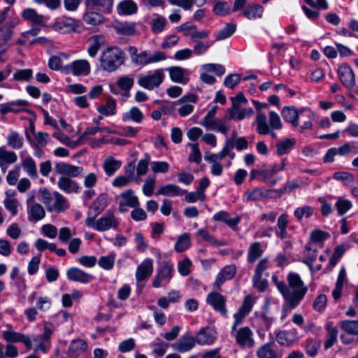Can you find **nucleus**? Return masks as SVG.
Masks as SVG:
<instances>
[{"label":"nucleus","mask_w":358,"mask_h":358,"mask_svg":"<svg viewBox=\"0 0 358 358\" xmlns=\"http://www.w3.org/2000/svg\"><path fill=\"white\" fill-rule=\"evenodd\" d=\"M271 280L290 308H295L308 292V287L304 284L300 275L296 273H288L287 285L283 281L279 280L276 275H273Z\"/></svg>","instance_id":"obj_1"},{"label":"nucleus","mask_w":358,"mask_h":358,"mask_svg":"<svg viewBox=\"0 0 358 358\" xmlns=\"http://www.w3.org/2000/svg\"><path fill=\"white\" fill-rule=\"evenodd\" d=\"M38 200L45 204L48 212L61 213L69 208L67 199L57 191L51 193L45 188L40 189Z\"/></svg>","instance_id":"obj_2"},{"label":"nucleus","mask_w":358,"mask_h":358,"mask_svg":"<svg viewBox=\"0 0 358 358\" xmlns=\"http://www.w3.org/2000/svg\"><path fill=\"white\" fill-rule=\"evenodd\" d=\"M231 101L232 106L227 110L225 120L241 121L253 115L254 110L252 108L245 107L248 101L242 93H238L236 96L231 97Z\"/></svg>","instance_id":"obj_3"},{"label":"nucleus","mask_w":358,"mask_h":358,"mask_svg":"<svg viewBox=\"0 0 358 358\" xmlns=\"http://www.w3.org/2000/svg\"><path fill=\"white\" fill-rule=\"evenodd\" d=\"M124 52L117 47L107 48L100 57L101 66L108 72L115 71L124 64Z\"/></svg>","instance_id":"obj_4"},{"label":"nucleus","mask_w":358,"mask_h":358,"mask_svg":"<svg viewBox=\"0 0 358 358\" xmlns=\"http://www.w3.org/2000/svg\"><path fill=\"white\" fill-rule=\"evenodd\" d=\"M96 217L88 216L85 220L86 225L98 231H104L110 229H115L119 222L111 211L106 212L102 217L96 220Z\"/></svg>","instance_id":"obj_5"},{"label":"nucleus","mask_w":358,"mask_h":358,"mask_svg":"<svg viewBox=\"0 0 358 358\" xmlns=\"http://www.w3.org/2000/svg\"><path fill=\"white\" fill-rule=\"evenodd\" d=\"M231 335L234 338L236 344L241 348L251 349L256 344L254 333L249 327L231 328Z\"/></svg>","instance_id":"obj_6"},{"label":"nucleus","mask_w":358,"mask_h":358,"mask_svg":"<svg viewBox=\"0 0 358 358\" xmlns=\"http://www.w3.org/2000/svg\"><path fill=\"white\" fill-rule=\"evenodd\" d=\"M164 78V70L158 69L149 71L145 74L140 76L137 80V83L144 89L152 90L158 87L163 83Z\"/></svg>","instance_id":"obj_7"},{"label":"nucleus","mask_w":358,"mask_h":358,"mask_svg":"<svg viewBox=\"0 0 358 358\" xmlns=\"http://www.w3.org/2000/svg\"><path fill=\"white\" fill-rule=\"evenodd\" d=\"M54 326L52 324H44L43 334L41 335L32 336V340L35 343L34 351H41L45 353L50 348V337L54 331Z\"/></svg>","instance_id":"obj_8"},{"label":"nucleus","mask_w":358,"mask_h":358,"mask_svg":"<svg viewBox=\"0 0 358 358\" xmlns=\"http://www.w3.org/2000/svg\"><path fill=\"white\" fill-rule=\"evenodd\" d=\"M174 272V266L172 262L170 261H162L161 262L157 267V275L152 282V286L154 287H159L162 282H169L172 277Z\"/></svg>","instance_id":"obj_9"},{"label":"nucleus","mask_w":358,"mask_h":358,"mask_svg":"<svg viewBox=\"0 0 358 358\" xmlns=\"http://www.w3.org/2000/svg\"><path fill=\"white\" fill-rule=\"evenodd\" d=\"M176 30L182 32L185 37H189L191 41L204 39L209 36L210 31L207 29L199 31L196 25L191 22H186L177 27Z\"/></svg>","instance_id":"obj_10"},{"label":"nucleus","mask_w":358,"mask_h":358,"mask_svg":"<svg viewBox=\"0 0 358 358\" xmlns=\"http://www.w3.org/2000/svg\"><path fill=\"white\" fill-rule=\"evenodd\" d=\"M201 71L200 79L208 85H213L216 79L210 73H213L217 76H222L225 73V68L218 64H206L201 66Z\"/></svg>","instance_id":"obj_11"},{"label":"nucleus","mask_w":358,"mask_h":358,"mask_svg":"<svg viewBox=\"0 0 358 358\" xmlns=\"http://www.w3.org/2000/svg\"><path fill=\"white\" fill-rule=\"evenodd\" d=\"M6 329L1 333V336L6 341L9 343H22L28 350L32 348L30 337L20 332L15 331L10 324H6Z\"/></svg>","instance_id":"obj_12"},{"label":"nucleus","mask_w":358,"mask_h":358,"mask_svg":"<svg viewBox=\"0 0 358 358\" xmlns=\"http://www.w3.org/2000/svg\"><path fill=\"white\" fill-rule=\"evenodd\" d=\"M166 59V54L162 51H156L152 55H150L148 51L144 50L138 53V55L133 59L132 63L143 66L164 61Z\"/></svg>","instance_id":"obj_13"},{"label":"nucleus","mask_w":358,"mask_h":358,"mask_svg":"<svg viewBox=\"0 0 358 358\" xmlns=\"http://www.w3.org/2000/svg\"><path fill=\"white\" fill-rule=\"evenodd\" d=\"M91 67L86 59H76L62 67V71L70 73L75 76H85L90 74Z\"/></svg>","instance_id":"obj_14"},{"label":"nucleus","mask_w":358,"mask_h":358,"mask_svg":"<svg viewBox=\"0 0 358 358\" xmlns=\"http://www.w3.org/2000/svg\"><path fill=\"white\" fill-rule=\"evenodd\" d=\"M226 296L217 292H212L207 295L206 302L222 316H227Z\"/></svg>","instance_id":"obj_15"},{"label":"nucleus","mask_w":358,"mask_h":358,"mask_svg":"<svg viewBox=\"0 0 358 358\" xmlns=\"http://www.w3.org/2000/svg\"><path fill=\"white\" fill-rule=\"evenodd\" d=\"M217 338V332L214 327H206L201 328L196 334L195 340L200 345H213Z\"/></svg>","instance_id":"obj_16"},{"label":"nucleus","mask_w":358,"mask_h":358,"mask_svg":"<svg viewBox=\"0 0 358 358\" xmlns=\"http://www.w3.org/2000/svg\"><path fill=\"white\" fill-rule=\"evenodd\" d=\"M298 330L296 328H292L279 331L276 334L275 338L280 345L291 346L298 340Z\"/></svg>","instance_id":"obj_17"},{"label":"nucleus","mask_w":358,"mask_h":358,"mask_svg":"<svg viewBox=\"0 0 358 358\" xmlns=\"http://www.w3.org/2000/svg\"><path fill=\"white\" fill-rule=\"evenodd\" d=\"M337 73L341 82L345 87L351 88L355 85V75L349 65L346 64L340 65Z\"/></svg>","instance_id":"obj_18"},{"label":"nucleus","mask_w":358,"mask_h":358,"mask_svg":"<svg viewBox=\"0 0 358 358\" xmlns=\"http://www.w3.org/2000/svg\"><path fill=\"white\" fill-rule=\"evenodd\" d=\"M196 344L195 337L184 335L172 345V348L178 352L185 353L193 349Z\"/></svg>","instance_id":"obj_19"},{"label":"nucleus","mask_w":358,"mask_h":358,"mask_svg":"<svg viewBox=\"0 0 358 358\" xmlns=\"http://www.w3.org/2000/svg\"><path fill=\"white\" fill-rule=\"evenodd\" d=\"M57 173L69 177H77L82 174L83 169L81 166H74L66 162H58L55 164Z\"/></svg>","instance_id":"obj_20"},{"label":"nucleus","mask_w":358,"mask_h":358,"mask_svg":"<svg viewBox=\"0 0 358 358\" xmlns=\"http://www.w3.org/2000/svg\"><path fill=\"white\" fill-rule=\"evenodd\" d=\"M87 9L98 10L104 13H110L113 7V0H84Z\"/></svg>","instance_id":"obj_21"},{"label":"nucleus","mask_w":358,"mask_h":358,"mask_svg":"<svg viewBox=\"0 0 358 358\" xmlns=\"http://www.w3.org/2000/svg\"><path fill=\"white\" fill-rule=\"evenodd\" d=\"M169 73L172 81L185 85L189 80V71L180 66H171L165 69Z\"/></svg>","instance_id":"obj_22"},{"label":"nucleus","mask_w":358,"mask_h":358,"mask_svg":"<svg viewBox=\"0 0 358 358\" xmlns=\"http://www.w3.org/2000/svg\"><path fill=\"white\" fill-rule=\"evenodd\" d=\"M255 122L257 125L256 131L259 134H271L272 138H275L277 137L276 134L271 130L267 123V117L265 113L258 112Z\"/></svg>","instance_id":"obj_23"},{"label":"nucleus","mask_w":358,"mask_h":358,"mask_svg":"<svg viewBox=\"0 0 358 358\" xmlns=\"http://www.w3.org/2000/svg\"><path fill=\"white\" fill-rule=\"evenodd\" d=\"M66 275L69 280L81 283H87L91 281L93 276L87 273L84 272L81 269L72 267L68 269Z\"/></svg>","instance_id":"obj_24"},{"label":"nucleus","mask_w":358,"mask_h":358,"mask_svg":"<svg viewBox=\"0 0 358 358\" xmlns=\"http://www.w3.org/2000/svg\"><path fill=\"white\" fill-rule=\"evenodd\" d=\"M153 271V262L151 259H144L138 266L136 272L137 281L141 282L150 276Z\"/></svg>","instance_id":"obj_25"},{"label":"nucleus","mask_w":358,"mask_h":358,"mask_svg":"<svg viewBox=\"0 0 358 358\" xmlns=\"http://www.w3.org/2000/svg\"><path fill=\"white\" fill-rule=\"evenodd\" d=\"M200 124L204 127L207 130L220 132L224 135H227L230 128L226 124L224 121L221 119H213L206 122H200Z\"/></svg>","instance_id":"obj_26"},{"label":"nucleus","mask_w":358,"mask_h":358,"mask_svg":"<svg viewBox=\"0 0 358 358\" xmlns=\"http://www.w3.org/2000/svg\"><path fill=\"white\" fill-rule=\"evenodd\" d=\"M79 27L78 21L71 17H64L58 20L55 24V29L62 32L75 31Z\"/></svg>","instance_id":"obj_27"},{"label":"nucleus","mask_w":358,"mask_h":358,"mask_svg":"<svg viewBox=\"0 0 358 358\" xmlns=\"http://www.w3.org/2000/svg\"><path fill=\"white\" fill-rule=\"evenodd\" d=\"M58 187L67 194L77 193L79 192V185L69 177L62 176L57 181Z\"/></svg>","instance_id":"obj_28"},{"label":"nucleus","mask_w":358,"mask_h":358,"mask_svg":"<svg viewBox=\"0 0 358 358\" xmlns=\"http://www.w3.org/2000/svg\"><path fill=\"white\" fill-rule=\"evenodd\" d=\"M264 8L257 3L248 6L243 12V15L250 20L260 19L263 16Z\"/></svg>","instance_id":"obj_29"},{"label":"nucleus","mask_w":358,"mask_h":358,"mask_svg":"<svg viewBox=\"0 0 358 358\" xmlns=\"http://www.w3.org/2000/svg\"><path fill=\"white\" fill-rule=\"evenodd\" d=\"M17 159L16 154L9 151L5 146L0 147V167L6 170L8 165L15 163Z\"/></svg>","instance_id":"obj_30"},{"label":"nucleus","mask_w":358,"mask_h":358,"mask_svg":"<svg viewBox=\"0 0 358 358\" xmlns=\"http://www.w3.org/2000/svg\"><path fill=\"white\" fill-rule=\"evenodd\" d=\"M87 348V343L82 339H75L71 343L68 354L69 358H77Z\"/></svg>","instance_id":"obj_31"},{"label":"nucleus","mask_w":358,"mask_h":358,"mask_svg":"<svg viewBox=\"0 0 358 358\" xmlns=\"http://www.w3.org/2000/svg\"><path fill=\"white\" fill-rule=\"evenodd\" d=\"M28 220L31 222H38L43 219L45 212L43 207L39 203H31L27 207Z\"/></svg>","instance_id":"obj_32"},{"label":"nucleus","mask_w":358,"mask_h":358,"mask_svg":"<svg viewBox=\"0 0 358 358\" xmlns=\"http://www.w3.org/2000/svg\"><path fill=\"white\" fill-rule=\"evenodd\" d=\"M122 166L120 160L115 159L113 156H108L103 162V169L106 174L110 177L113 176Z\"/></svg>","instance_id":"obj_33"},{"label":"nucleus","mask_w":358,"mask_h":358,"mask_svg":"<svg viewBox=\"0 0 358 358\" xmlns=\"http://www.w3.org/2000/svg\"><path fill=\"white\" fill-rule=\"evenodd\" d=\"M213 219L215 221L223 222L227 226L233 229H235L237 224L240 222L241 219L239 217H230L229 214L227 211L221 210L215 213Z\"/></svg>","instance_id":"obj_34"},{"label":"nucleus","mask_w":358,"mask_h":358,"mask_svg":"<svg viewBox=\"0 0 358 358\" xmlns=\"http://www.w3.org/2000/svg\"><path fill=\"white\" fill-rule=\"evenodd\" d=\"M304 253L306 259L303 261L308 266L310 271L313 270V264L317 257V245L314 243H308L305 245Z\"/></svg>","instance_id":"obj_35"},{"label":"nucleus","mask_w":358,"mask_h":358,"mask_svg":"<svg viewBox=\"0 0 358 358\" xmlns=\"http://www.w3.org/2000/svg\"><path fill=\"white\" fill-rule=\"evenodd\" d=\"M137 4L133 0H124L117 6V10L120 15H132L137 12Z\"/></svg>","instance_id":"obj_36"},{"label":"nucleus","mask_w":358,"mask_h":358,"mask_svg":"<svg viewBox=\"0 0 358 358\" xmlns=\"http://www.w3.org/2000/svg\"><path fill=\"white\" fill-rule=\"evenodd\" d=\"M22 17L27 21L36 25H42L44 22V17L38 14L34 8H28L22 12Z\"/></svg>","instance_id":"obj_37"},{"label":"nucleus","mask_w":358,"mask_h":358,"mask_svg":"<svg viewBox=\"0 0 358 358\" xmlns=\"http://www.w3.org/2000/svg\"><path fill=\"white\" fill-rule=\"evenodd\" d=\"M269 191L264 190L259 187H255L252 189L246 191L243 194V201H256L259 200L263 198H266L268 196Z\"/></svg>","instance_id":"obj_38"},{"label":"nucleus","mask_w":358,"mask_h":358,"mask_svg":"<svg viewBox=\"0 0 358 358\" xmlns=\"http://www.w3.org/2000/svg\"><path fill=\"white\" fill-rule=\"evenodd\" d=\"M299 113L294 107H285L282 110V116L283 119L292 124V127L299 126L298 117Z\"/></svg>","instance_id":"obj_39"},{"label":"nucleus","mask_w":358,"mask_h":358,"mask_svg":"<svg viewBox=\"0 0 358 358\" xmlns=\"http://www.w3.org/2000/svg\"><path fill=\"white\" fill-rule=\"evenodd\" d=\"M295 144L294 138H284L279 141L275 145L276 154L278 156H282L289 152Z\"/></svg>","instance_id":"obj_40"},{"label":"nucleus","mask_w":358,"mask_h":358,"mask_svg":"<svg viewBox=\"0 0 358 358\" xmlns=\"http://www.w3.org/2000/svg\"><path fill=\"white\" fill-rule=\"evenodd\" d=\"M167 21L165 17L156 14L150 20L151 31L154 34L162 33L166 28Z\"/></svg>","instance_id":"obj_41"},{"label":"nucleus","mask_w":358,"mask_h":358,"mask_svg":"<svg viewBox=\"0 0 358 358\" xmlns=\"http://www.w3.org/2000/svg\"><path fill=\"white\" fill-rule=\"evenodd\" d=\"M315 208L313 206L303 205L297 207L294 211V216L298 221H301L303 218L309 219L315 213Z\"/></svg>","instance_id":"obj_42"},{"label":"nucleus","mask_w":358,"mask_h":358,"mask_svg":"<svg viewBox=\"0 0 358 358\" xmlns=\"http://www.w3.org/2000/svg\"><path fill=\"white\" fill-rule=\"evenodd\" d=\"M288 222V215L287 214H282L279 216L275 227V234L278 238L284 239L287 237V227Z\"/></svg>","instance_id":"obj_43"},{"label":"nucleus","mask_w":358,"mask_h":358,"mask_svg":"<svg viewBox=\"0 0 358 358\" xmlns=\"http://www.w3.org/2000/svg\"><path fill=\"white\" fill-rule=\"evenodd\" d=\"M27 105L28 102L24 100L20 99L14 101H10L1 106L0 113L2 115H5L11 112L17 113L20 112L22 110L15 108V106H26Z\"/></svg>","instance_id":"obj_44"},{"label":"nucleus","mask_w":358,"mask_h":358,"mask_svg":"<svg viewBox=\"0 0 358 358\" xmlns=\"http://www.w3.org/2000/svg\"><path fill=\"white\" fill-rule=\"evenodd\" d=\"M7 145L13 149L19 150L24 144L23 137L17 131H11L6 137Z\"/></svg>","instance_id":"obj_45"},{"label":"nucleus","mask_w":358,"mask_h":358,"mask_svg":"<svg viewBox=\"0 0 358 358\" xmlns=\"http://www.w3.org/2000/svg\"><path fill=\"white\" fill-rule=\"evenodd\" d=\"M185 191L182 190L178 185L174 184H168L161 187L157 194L167 196H174L182 194Z\"/></svg>","instance_id":"obj_46"},{"label":"nucleus","mask_w":358,"mask_h":358,"mask_svg":"<svg viewBox=\"0 0 358 358\" xmlns=\"http://www.w3.org/2000/svg\"><path fill=\"white\" fill-rule=\"evenodd\" d=\"M259 358H279L278 353L273 349V344L267 343L261 345L257 350Z\"/></svg>","instance_id":"obj_47"},{"label":"nucleus","mask_w":358,"mask_h":358,"mask_svg":"<svg viewBox=\"0 0 358 358\" xmlns=\"http://www.w3.org/2000/svg\"><path fill=\"white\" fill-rule=\"evenodd\" d=\"M143 119V114L139 108L133 106L130 110L122 115V120L124 122L133 121L136 123H140Z\"/></svg>","instance_id":"obj_48"},{"label":"nucleus","mask_w":358,"mask_h":358,"mask_svg":"<svg viewBox=\"0 0 358 358\" xmlns=\"http://www.w3.org/2000/svg\"><path fill=\"white\" fill-rule=\"evenodd\" d=\"M103 41V37L101 35L92 36L89 39L90 45L87 48L88 55L92 57H95L101 48V44Z\"/></svg>","instance_id":"obj_49"},{"label":"nucleus","mask_w":358,"mask_h":358,"mask_svg":"<svg viewBox=\"0 0 358 358\" xmlns=\"http://www.w3.org/2000/svg\"><path fill=\"white\" fill-rule=\"evenodd\" d=\"M84 22L89 25H98L105 21V18L101 13L95 11L86 12L83 15Z\"/></svg>","instance_id":"obj_50"},{"label":"nucleus","mask_w":358,"mask_h":358,"mask_svg":"<svg viewBox=\"0 0 358 358\" xmlns=\"http://www.w3.org/2000/svg\"><path fill=\"white\" fill-rule=\"evenodd\" d=\"M327 331V340L324 342V348L327 350L330 348L337 341L338 330L336 327H334L331 323H328L326 325Z\"/></svg>","instance_id":"obj_51"},{"label":"nucleus","mask_w":358,"mask_h":358,"mask_svg":"<svg viewBox=\"0 0 358 358\" xmlns=\"http://www.w3.org/2000/svg\"><path fill=\"white\" fill-rule=\"evenodd\" d=\"M120 196L124 201V203H120V206L126 205L131 208H136L140 205L137 196L134 195V191L131 189L123 192Z\"/></svg>","instance_id":"obj_52"},{"label":"nucleus","mask_w":358,"mask_h":358,"mask_svg":"<svg viewBox=\"0 0 358 358\" xmlns=\"http://www.w3.org/2000/svg\"><path fill=\"white\" fill-rule=\"evenodd\" d=\"M341 330L347 335H358V321L345 320L340 323Z\"/></svg>","instance_id":"obj_53"},{"label":"nucleus","mask_w":358,"mask_h":358,"mask_svg":"<svg viewBox=\"0 0 358 358\" xmlns=\"http://www.w3.org/2000/svg\"><path fill=\"white\" fill-rule=\"evenodd\" d=\"M107 206V198L105 194L99 195L93 202L90 207V210L93 211L92 217L98 216Z\"/></svg>","instance_id":"obj_54"},{"label":"nucleus","mask_w":358,"mask_h":358,"mask_svg":"<svg viewBox=\"0 0 358 358\" xmlns=\"http://www.w3.org/2000/svg\"><path fill=\"white\" fill-rule=\"evenodd\" d=\"M263 255V250L261 248V244L259 242L252 243L248 252V261L250 263H254Z\"/></svg>","instance_id":"obj_55"},{"label":"nucleus","mask_w":358,"mask_h":358,"mask_svg":"<svg viewBox=\"0 0 358 358\" xmlns=\"http://www.w3.org/2000/svg\"><path fill=\"white\" fill-rule=\"evenodd\" d=\"M6 196L3 200L4 207L13 216L17 215L18 213V201L15 198H10L9 192H6Z\"/></svg>","instance_id":"obj_56"},{"label":"nucleus","mask_w":358,"mask_h":358,"mask_svg":"<svg viewBox=\"0 0 358 358\" xmlns=\"http://www.w3.org/2000/svg\"><path fill=\"white\" fill-rule=\"evenodd\" d=\"M115 257V252H110L107 255L101 256L98 260V264L103 269L110 271L114 266Z\"/></svg>","instance_id":"obj_57"},{"label":"nucleus","mask_w":358,"mask_h":358,"mask_svg":"<svg viewBox=\"0 0 358 358\" xmlns=\"http://www.w3.org/2000/svg\"><path fill=\"white\" fill-rule=\"evenodd\" d=\"M22 165L24 170L27 172L29 176L33 178H36V165L34 160L31 157H26L24 159H23Z\"/></svg>","instance_id":"obj_58"},{"label":"nucleus","mask_w":358,"mask_h":358,"mask_svg":"<svg viewBox=\"0 0 358 358\" xmlns=\"http://www.w3.org/2000/svg\"><path fill=\"white\" fill-rule=\"evenodd\" d=\"M236 30V25L233 23L227 24L215 36V41H222L231 36Z\"/></svg>","instance_id":"obj_59"},{"label":"nucleus","mask_w":358,"mask_h":358,"mask_svg":"<svg viewBox=\"0 0 358 358\" xmlns=\"http://www.w3.org/2000/svg\"><path fill=\"white\" fill-rule=\"evenodd\" d=\"M201 40L202 39H196V41H192L193 43H194L192 52L196 55H203L213 45V42L203 41Z\"/></svg>","instance_id":"obj_60"},{"label":"nucleus","mask_w":358,"mask_h":358,"mask_svg":"<svg viewBox=\"0 0 358 358\" xmlns=\"http://www.w3.org/2000/svg\"><path fill=\"white\" fill-rule=\"evenodd\" d=\"M190 246L189 236L185 233L180 236L175 243L174 248L177 252H181Z\"/></svg>","instance_id":"obj_61"},{"label":"nucleus","mask_w":358,"mask_h":358,"mask_svg":"<svg viewBox=\"0 0 358 358\" xmlns=\"http://www.w3.org/2000/svg\"><path fill=\"white\" fill-rule=\"evenodd\" d=\"M213 11L217 15L224 16L230 14L231 7L227 1H222L215 3Z\"/></svg>","instance_id":"obj_62"},{"label":"nucleus","mask_w":358,"mask_h":358,"mask_svg":"<svg viewBox=\"0 0 358 358\" xmlns=\"http://www.w3.org/2000/svg\"><path fill=\"white\" fill-rule=\"evenodd\" d=\"M117 85L123 91H129L134 84V79L130 76L120 77L116 82Z\"/></svg>","instance_id":"obj_63"},{"label":"nucleus","mask_w":358,"mask_h":358,"mask_svg":"<svg viewBox=\"0 0 358 358\" xmlns=\"http://www.w3.org/2000/svg\"><path fill=\"white\" fill-rule=\"evenodd\" d=\"M116 103L113 99H108L106 105L99 106L97 108L99 113L103 115H110L116 113Z\"/></svg>","instance_id":"obj_64"}]
</instances>
